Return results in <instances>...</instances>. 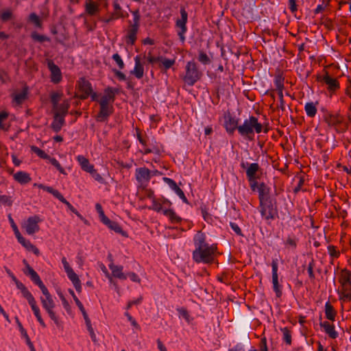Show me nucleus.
I'll return each instance as SVG.
<instances>
[{"instance_id":"864d4df0","label":"nucleus","mask_w":351,"mask_h":351,"mask_svg":"<svg viewBox=\"0 0 351 351\" xmlns=\"http://www.w3.org/2000/svg\"><path fill=\"white\" fill-rule=\"evenodd\" d=\"M328 252L331 257L338 258L340 255L339 251H338L335 246L328 245L327 247Z\"/></svg>"},{"instance_id":"72a5a7b5","label":"nucleus","mask_w":351,"mask_h":351,"mask_svg":"<svg viewBox=\"0 0 351 351\" xmlns=\"http://www.w3.org/2000/svg\"><path fill=\"white\" fill-rule=\"evenodd\" d=\"M162 213L166 217H169L171 223H178L182 221V218L177 215L175 211L172 209H164Z\"/></svg>"},{"instance_id":"de8ad7c7","label":"nucleus","mask_w":351,"mask_h":351,"mask_svg":"<svg viewBox=\"0 0 351 351\" xmlns=\"http://www.w3.org/2000/svg\"><path fill=\"white\" fill-rule=\"evenodd\" d=\"M198 60L204 65L209 64L210 63V58L203 51H199Z\"/></svg>"},{"instance_id":"338daca9","label":"nucleus","mask_w":351,"mask_h":351,"mask_svg":"<svg viewBox=\"0 0 351 351\" xmlns=\"http://www.w3.org/2000/svg\"><path fill=\"white\" fill-rule=\"evenodd\" d=\"M313 268H314V261H313V260H312V261L308 263V267H307V271H308V274L309 278H310L311 280L315 279V274H314V272H313Z\"/></svg>"},{"instance_id":"f8f14e48","label":"nucleus","mask_w":351,"mask_h":351,"mask_svg":"<svg viewBox=\"0 0 351 351\" xmlns=\"http://www.w3.org/2000/svg\"><path fill=\"white\" fill-rule=\"evenodd\" d=\"M240 166L242 169H246V177L248 181H251L253 178H259L257 173L259 171L261 168L258 163H248L247 162L242 161Z\"/></svg>"},{"instance_id":"473e14b6","label":"nucleus","mask_w":351,"mask_h":351,"mask_svg":"<svg viewBox=\"0 0 351 351\" xmlns=\"http://www.w3.org/2000/svg\"><path fill=\"white\" fill-rule=\"evenodd\" d=\"M324 312L326 319L331 321L335 320L337 312L329 301L326 302L325 304Z\"/></svg>"},{"instance_id":"c03bdc74","label":"nucleus","mask_w":351,"mask_h":351,"mask_svg":"<svg viewBox=\"0 0 351 351\" xmlns=\"http://www.w3.org/2000/svg\"><path fill=\"white\" fill-rule=\"evenodd\" d=\"M62 95V93L52 92L50 95V101L52 104L53 108H58L59 100Z\"/></svg>"},{"instance_id":"a878e982","label":"nucleus","mask_w":351,"mask_h":351,"mask_svg":"<svg viewBox=\"0 0 351 351\" xmlns=\"http://www.w3.org/2000/svg\"><path fill=\"white\" fill-rule=\"evenodd\" d=\"M109 268L112 271L113 277L119 278L120 280H126L127 275L123 272V267L121 265H116L114 263H110Z\"/></svg>"},{"instance_id":"9b49d317","label":"nucleus","mask_w":351,"mask_h":351,"mask_svg":"<svg viewBox=\"0 0 351 351\" xmlns=\"http://www.w3.org/2000/svg\"><path fill=\"white\" fill-rule=\"evenodd\" d=\"M42 219L38 215H33L27 218L23 228L29 235H32L39 231L38 223Z\"/></svg>"},{"instance_id":"0eeeda50","label":"nucleus","mask_w":351,"mask_h":351,"mask_svg":"<svg viewBox=\"0 0 351 351\" xmlns=\"http://www.w3.org/2000/svg\"><path fill=\"white\" fill-rule=\"evenodd\" d=\"M180 19H178L176 21V27L177 34L180 40L184 43L186 40L185 34L187 32L186 23L188 21V13L184 7H181L180 10Z\"/></svg>"},{"instance_id":"a211bd4d","label":"nucleus","mask_w":351,"mask_h":351,"mask_svg":"<svg viewBox=\"0 0 351 351\" xmlns=\"http://www.w3.org/2000/svg\"><path fill=\"white\" fill-rule=\"evenodd\" d=\"M79 90L82 93V94L80 96L81 99H87L90 93L93 92V88L91 84L86 80L84 77L80 78L77 82Z\"/></svg>"},{"instance_id":"ea45409f","label":"nucleus","mask_w":351,"mask_h":351,"mask_svg":"<svg viewBox=\"0 0 351 351\" xmlns=\"http://www.w3.org/2000/svg\"><path fill=\"white\" fill-rule=\"evenodd\" d=\"M14 19V14L11 10L7 9L0 13V20L2 22H7Z\"/></svg>"},{"instance_id":"f704fd0d","label":"nucleus","mask_w":351,"mask_h":351,"mask_svg":"<svg viewBox=\"0 0 351 351\" xmlns=\"http://www.w3.org/2000/svg\"><path fill=\"white\" fill-rule=\"evenodd\" d=\"M16 287L19 289L23 296L28 301L29 300L34 298L31 292L27 289V287L19 280L14 282Z\"/></svg>"},{"instance_id":"aec40b11","label":"nucleus","mask_w":351,"mask_h":351,"mask_svg":"<svg viewBox=\"0 0 351 351\" xmlns=\"http://www.w3.org/2000/svg\"><path fill=\"white\" fill-rule=\"evenodd\" d=\"M44 297L40 298V301L43 305V307L45 309H47L49 308L55 307V302L52 298L51 295L48 291L47 288L44 287V288L40 289Z\"/></svg>"},{"instance_id":"bb28decb","label":"nucleus","mask_w":351,"mask_h":351,"mask_svg":"<svg viewBox=\"0 0 351 351\" xmlns=\"http://www.w3.org/2000/svg\"><path fill=\"white\" fill-rule=\"evenodd\" d=\"M19 243L29 251L33 252L35 254H39V250L33 245L29 240L24 238L21 234L16 237Z\"/></svg>"},{"instance_id":"0e129e2a","label":"nucleus","mask_w":351,"mask_h":351,"mask_svg":"<svg viewBox=\"0 0 351 351\" xmlns=\"http://www.w3.org/2000/svg\"><path fill=\"white\" fill-rule=\"evenodd\" d=\"M95 208H96L97 212L99 214V219H100L101 221H103L104 219H105V218L107 217L106 216L104 212V210H103L102 206H101V204H99L98 203L96 204Z\"/></svg>"},{"instance_id":"6e6d98bb","label":"nucleus","mask_w":351,"mask_h":351,"mask_svg":"<svg viewBox=\"0 0 351 351\" xmlns=\"http://www.w3.org/2000/svg\"><path fill=\"white\" fill-rule=\"evenodd\" d=\"M54 308H49L47 309H45V311L47 312L49 317L57 324L58 326V317L56 315V313L53 311Z\"/></svg>"},{"instance_id":"f3484780","label":"nucleus","mask_w":351,"mask_h":351,"mask_svg":"<svg viewBox=\"0 0 351 351\" xmlns=\"http://www.w3.org/2000/svg\"><path fill=\"white\" fill-rule=\"evenodd\" d=\"M162 180L169 186L172 191L176 193V195L182 200L184 203L189 204L188 199L186 198L184 193L173 179L167 177H163Z\"/></svg>"},{"instance_id":"f257e3e1","label":"nucleus","mask_w":351,"mask_h":351,"mask_svg":"<svg viewBox=\"0 0 351 351\" xmlns=\"http://www.w3.org/2000/svg\"><path fill=\"white\" fill-rule=\"evenodd\" d=\"M195 249L192 252V258L196 263L212 264L215 258L217 244L206 242V236L199 230L193 237Z\"/></svg>"},{"instance_id":"6ab92c4d","label":"nucleus","mask_w":351,"mask_h":351,"mask_svg":"<svg viewBox=\"0 0 351 351\" xmlns=\"http://www.w3.org/2000/svg\"><path fill=\"white\" fill-rule=\"evenodd\" d=\"M113 8H114V12H111V14L108 18L104 19L103 20V21L104 23H110L111 21H112L114 20H116V19H118L120 18H125V16H128V14L126 15L123 14L122 8L117 1H114L113 2Z\"/></svg>"},{"instance_id":"774afa93","label":"nucleus","mask_w":351,"mask_h":351,"mask_svg":"<svg viewBox=\"0 0 351 351\" xmlns=\"http://www.w3.org/2000/svg\"><path fill=\"white\" fill-rule=\"evenodd\" d=\"M230 226L232 230L239 236H243L241 229L239 226V225L234 222H230Z\"/></svg>"},{"instance_id":"2f4dec72","label":"nucleus","mask_w":351,"mask_h":351,"mask_svg":"<svg viewBox=\"0 0 351 351\" xmlns=\"http://www.w3.org/2000/svg\"><path fill=\"white\" fill-rule=\"evenodd\" d=\"M115 98L110 93V91L108 90V87L104 89V95L101 97L99 101V104H106V105H112L114 102Z\"/></svg>"},{"instance_id":"412c9836","label":"nucleus","mask_w":351,"mask_h":351,"mask_svg":"<svg viewBox=\"0 0 351 351\" xmlns=\"http://www.w3.org/2000/svg\"><path fill=\"white\" fill-rule=\"evenodd\" d=\"M69 292L72 295V297H73V298L76 305L78 306V308L82 312V313L83 315V317H84V318L85 319V322H86V324L88 329H93L92 326H91V324H90V319L88 317V315H87V313H86V312L85 311V308H84L82 303L80 301V300L75 295L74 291L72 289H69Z\"/></svg>"},{"instance_id":"393cba45","label":"nucleus","mask_w":351,"mask_h":351,"mask_svg":"<svg viewBox=\"0 0 351 351\" xmlns=\"http://www.w3.org/2000/svg\"><path fill=\"white\" fill-rule=\"evenodd\" d=\"M258 193L259 202L262 203L263 201L271 198L270 196V188L265 182L259 183Z\"/></svg>"},{"instance_id":"b1692460","label":"nucleus","mask_w":351,"mask_h":351,"mask_svg":"<svg viewBox=\"0 0 351 351\" xmlns=\"http://www.w3.org/2000/svg\"><path fill=\"white\" fill-rule=\"evenodd\" d=\"M134 68L130 71V74L134 75L137 79H141L144 75V68L139 56L134 58Z\"/></svg>"},{"instance_id":"8fccbe9b","label":"nucleus","mask_w":351,"mask_h":351,"mask_svg":"<svg viewBox=\"0 0 351 351\" xmlns=\"http://www.w3.org/2000/svg\"><path fill=\"white\" fill-rule=\"evenodd\" d=\"M152 204L149 208V209H152L158 213L161 212V211L162 212V210L164 209H162V203L160 202V200L156 199L152 200Z\"/></svg>"},{"instance_id":"e433bc0d","label":"nucleus","mask_w":351,"mask_h":351,"mask_svg":"<svg viewBox=\"0 0 351 351\" xmlns=\"http://www.w3.org/2000/svg\"><path fill=\"white\" fill-rule=\"evenodd\" d=\"M159 67L165 71L169 69L176 62L175 59H168L160 56Z\"/></svg>"},{"instance_id":"39448f33","label":"nucleus","mask_w":351,"mask_h":351,"mask_svg":"<svg viewBox=\"0 0 351 351\" xmlns=\"http://www.w3.org/2000/svg\"><path fill=\"white\" fill-rule=\"evenodd\" d=\"M259 211L262 217L266 221L274 220L278 217L277 201L275 198L259 202Z\"/></svg>"},{"instance_id":"c9c22d12","label":"nucleus","mask_w":351,"mask_h":351,"mask_svg":"<svg viewBox=\"0 0 351 351\" xmlns=\"http://www.w3.org/2000/svg\"><path fill=\"white\" fill-rule=\"evenodd\" d=\"M69 108V101L67 99L64 100L61 104L58 105V108H56L57 110V112H56L55 114H59L60 116L65 117V116L68 113Z\"/></svg>"},{"instance_id":"13d9d810","label":"nucleus","mask_w":351,"mask_h":351,"mask_svg":"<svg viewBox=\"0 0 351 351\" xmlns=\"http://www.w3.org/2000/svg\"><path fill=\"white\" fill-rule=\"evenodd\" d=\"M58 295L62 300V305H63L64 308H65V310L68 313H70L71 312V306H70L69 303L68 302V301L64 298V295L61 292H60V293H58Z\"/></svg>"},{"instance_id":"c85d7f7f","label":"nucleus","mask_w":351,"mask_h":351,"mask_svg":"<svg viewBox=\"0 0 351 351\" xmlns=\"http://www.w3.org/2000/svg\"><path fill=\"white\" fill-rule=\"evenodd\" d=\"M77 160L80 163L81 168L84 171L90 173L93 170L94 166L92 165L90 163L89 160L86 158H85L84 156H82V155L77 156Z\"/></svg>"},{"instance_id":"1a4fd4ad","label":"nucleus","mask_w":351,"mask_h":351,"mask_svg":"<svg viewBox=\"0 0 351 351\" xmlns=\"http://www.w3.org/2000/svg\"><path fill=\"white\" fill-rule=\"evenodd\" d=\"M317 81L324 82L327 85L328 90L331 93H335L340 88L338 80L330 76L328 71H325L323 75H317Z\"/></svg>"},{"instance_id":"49530a36","label":"nucleus","mask_w":351,"mask_h":351,"mask_svg":"<svg viewBox=\"0 0 351 351\" xmlns=\"http://www.w3.org/2000/svg\"><path fill=\"white\" fill-rule=\"evenodd\" d=\"M31 150L41 158H49V156L48 154H47L43 150L40 149V148L35 145H32L31 147Z\"/></svg>"},{"instance_id":"423d86ee","label":"nucleus","mask_w":351,"mask_h":351,"mask_svg":"<svg viewBox=\"0 0 351 351\" xmlns=\"http://www.w3.org/2000/svg\"><path fill=\"white\" fill-rule=\"evenodd\" d=\"M202 76V73L198 69L197 64L189 61L185 66V75L183 81L189 86H193Z\"/></svg>"},{"instance_id":"3c124183","label":"nucleus","mask_w":351,"mask_h":351,"mask_svg":"<svg viewBox=\"0 0 351 351\" xmlns=\"http://www.w3.org/2000/svg\"><path fill=\"white\" fill-rule=\"evenodd\" d=\"M331 0H322V4H319L315 10H314V13L315 14H319L324 10L326 8L329 6L330 2Z\"/></svg>"},{"instance_id":"4468645a","label":"nucleus","mask_w":351,"mask_h":351,"mask_svg":"<svg viewBox=\"0 0 351 351\" xmlns=\"http://www.w3.org/2000/svg\"><path fill=\"white\" fill-rule=\"evenodd\" d=\"M47 67L50 71L51 82L53 84H58L62 80V72L58 65H56L53 60H49L47 61Z\"/></svg>"},{"instance_id":"f03ea898","label":"nucleus","mask_w":351,"mask_h":351,"mask_svg":"<svg viewBox=\"0 0 351 351\" xmlns=\"http://www.w3.org/2000/svg\"><path fill=\"white\" fill-rule=\"evenodd\" d=\"M262 132L267 133L268 130H263L262 123L258 122V118L254 116H250L248 119H245L238 128V133L250 141L253 140L255 133L260 134Z\"/></svg>"},{"instance_id":"4d7b16f0","label":"nucleus","mask_w":351,"mask_h":351,"mask_svg":"<svg viewBox=\"0 0 351 351\" xmlns=\"http://www.w3.org/2000/svg\"><path fill=\"white\" fill-rule=\"evenodd\" d=\"M297 243H298V240L294 239V238H292L291 237H289L286 241L285 242V245L286 246H290L291 247L293 250H295L297 247Z\"/></svg>"},{"instance_id":"e2e57ef3","label":"nucleus","mask_w":351,"mask_h":351,"mask_svg":"<svg viewBox=\"0 0 351 351\" xmlns=\"http://www.w3.org/2000/svg\"><path fill=\"white\" fill-rule=\"evenodd\" d=\"M112 71L119 81H125L127 80L125 75L121 71L113 69Z\"/></svg>"},{"instance_id":"a19ab883","label":"nucleus","mask_w":351,"mask_h":351,"mask_svg":"<svg viewBox=\"0 0 351 351\" xmlns=\"http://www.w3.org/2000/svg\"><path fill=\"white\" fill-rule=\"evenodd\" d=\"M30 36L33 40L40 43L50 41V38L48 36L45 35H40L36 32H32Z\"/></svg>"},{"instance_id":"ddd939ff","label":"nucleus","mask_w":351,"mask_h":351,"mask_svg":"<svg viewBox=\"0 0 351 351\" xmlns=\"http://www.w3.org/2000/svg\"><path fill=\"white\" fill-rule=\"evenodd\" d=\"M23 263L25 265V269L23 270L24 274L29 276L31 280L40 289L44 288L45 285L43 284L36 271L28 264L25 259L23 260Z\"/></svg>"},{"instance_id":"5fc2aeb1","label":"nucleus","mask_w":351,"mask_h":351,"mask_svg":"<svg viewBox=\"0 0 351 351\" xmlns=\"http://www.w3.org/2000/svg\"><path fill=\"white\" fill-rule=\"evenodd\" d=\"M112 58L116 62L119 68L120 69H123L125 67V64L121 58V56L118 53H114L112 55Z\"/></svg>"},{"instance_id":"603ef678","label":"nucleus","mask_w":351,"mask_h":351,"mask_svg":"<svg viewBox=\"0 0 351 351\" xmlns=\"http://www.w3.org/2000/svg\"><path fill=\"white\" fill-rule=\"evenodd\" d=\"M66 273L69 280L72 282L73 285L80 281L78 276L75 273L73 269H71L70 271Z\"/></svg>"},{"instance_id":"9d476101","label":"nucleus","mask_w":351,"mask_h":351,"mask_svg":"<svg viewBox=\"0 0 351 351\" xmlns=\"http://www.w3.org/2000/svg\"><path fill=\"white\" fill-rule=\"evenodd\" d=\"M271 269H272V284H273V289L276 293V297L280 298L282 296V286L278 282V259H273L271 262Z\"/></svg>"},{"instance_id":"69168bd1","label":"nucleus","mask_w":351,"mask_h":351,"mask_svg":"<svg viewBox=\"0 0 351 351\" xmlns=\"http://www.w3.org/2000/svg\"><path fill=\"white\" fill-rule=\"evenodd\" d=\"M342 122V118L339 115L331 116L329 124L337 125Z\"/></svg>"},{"instance_id":"dca6fc26","label":"nucleus","mask_w":351,"mask_h":351,"mask_svg":"<svg viewBox=\"0 0 351 351\" xmlns=\"http://www.w3.org/2000/svg\"><path fill=\"white\" fill-rule=\"evenodd\" d=\"M113 112L114 107L112 105L99 104V112L96 116V120L99 122H106Z\"/></svg>"},{"instance_id":"6e6552de","label":"nucleus","mask_w":351,"mask_h":351,"mask_svg":"<svg viewBox=\"0 0 351 351\" xmlns=\"http://www.w3.org/2000/svg\"><path fill=\"white\" fill-rule=\"evenodd\" d=\"M223 127L228 135H233L239 127V119L228 112L224 114Z\"/></svg>"},{"instance_id":"09e8293b","label":"nucleus","mask_w":351,"mask_h":351,"mask_svg":"<svg viewBox=\"0 0 351 351\" xmlns=\"http://www.w3.org/2000/svg\"><path fill=\"white\" fill-rule=\"evenodd\" d=\"M47 160H49L50 163L53 166H54L59 171V172L60 173L64 174V175L66 174L65 170L62 168V167L61 166L60 162L55 158H51L49 156V158H48Z\"/></svg>"},{"instance_id":"4c0bfd02","label":"nucleus","mask_w":351,"mask_h":351,"mask_svg":"<svg viewBox=\"0 0 351 351\" xmlns=\"http://www.w3.org/2000/svg\"><path fill=\"white\" fill-rule=\"evenodd\" d=\"M27 21L33 24L36 28L41 29L43 27L42 20L35 12H32L29 15Z\"/></svg>"},{"instance_id":"a18cd8bd","label":"nucleus","mask_w":351,"mask_h":351,"mask_svg":"<svg viewBox=\"0 0 351 351\" xmlns=\"http://www.w3.org/2000/svg\"><path fill=\"white\" fill-rule=\"evenodd\" d=\"M29 304L30 305L32 310L34 312V315L37 319H40V309L38 306L36 304V302L34 299V298L29 300L28 301Z\"/></svg>"},{"instance_id":"bf43d9fd","label":"nucleus","mask_w":351,"mask_h":351,"mask_svg":"<svg viewBox=\"0 0 351 351\" xmlns=\"http://www.w3.org/2000/svg\"><path fill=\"white\" fill-rule=\"evenodd\" d=\"M8 218H9V221H10L11 227L14 231L15 237H16L19 236L20 234H21L19 230V228H18L16 224L15 223L14 219L12 218L10 215H9Z\"/></svg>"},{"instance_id":"052dcab7","label":"nucleus","mask_w":351,"mask_h":351,"mask_svg":"<svg viewBox=\"0 0 351 351\" xmlns=\"http://www.w3.org/2000/svg\"><path fill=\"white\" fill-rule=\"evenodd\" d=\"M0 203L10 206L12 204V200L10 196L5 195H0Z\"/></svg>"},{"instance_id":"58836bf2","label":"nucleus","mask_w":351,"mask_h":351,"mask_svg":"<svg viewBox=\"0 0 351 351\" xmlns=\"http://www.w3.org/2000/svg\"><path fill=\"white\" fill-rule=\"evenodd\" d=\"M304 110L308 117H314L317 112L315 104L313 102H307L304 106Z\"/></svg>"},{"instance_id":"20e7f679","label":"nucleus","mask_w":351,"mask_h":351,"mask_svg":"<svg viewBox=\"0 0 351 351\" xmlns=\"http://www.w3.org/2000/svg\"><path fill=\"white\" fill-rule=\"evenodd\" d=\"M341 285V290L337 291L339 300L343 302L351 301V272L347 269L341 271L338 279Z\"/></svg>"},{"instance_id":"680f3d73","label":"nucleus","mask_w":351,"mask_h":351,"mask_svg":"<svg viewBox=\"0 0 351 351\" xmlns=\"http://www.w3.org/2000/svg\"><path fill=\"white\" fill-rule=\"evenodd\" d=\"M90 173L92 175L93 178L95 180H97V182H99L101 184L104 183V182H105L104 179L95 169H93V170L91 172H90Z\"/></svg>"},{"instance_id":"7ed1b4c3","label":"nucleus","mask_w":351,"mask_h":351,"mask_svg":"<svg viewBox=\"0 0 351 351\" xmlns=\"http://www.w3.org/2000/svg\"><path fill=\"white\" fill-rule=\"evenodd\" d=\"M133 21H128V27L124 36L125 42L128 45H134L137 40V34L140 28L141 14L139 10L132 11Z\"/></svg>"},{"instance_id":"7c9ffc66","label":"nucleus","mask_w":351,"mask_h":351,"mask_svg":"<svg viewBox=\"0 0 351 351\" xmlns=\"http://www.w3.org/2000/svg\"><path fill=\"white\" fill-rule=\"evenodd\" d=\"M14 178L16 181L21 184H27L31 181V178L29 173L25 171H18L14 175Z\"/></svg>"},{"instance_id":"79ce46f5","label":"nucleus","mask_w":351,"mask_h":351,"mask_svg":"<svg viewBox=\"0 0 351 351\" xmlns=\"http://www.w3.org/2000/svg\"><path fill=\"white\" fill-rule=\"evenodd\" d=\"M39 188L43 189L44 191L48 192L49 193H51L57 198L58 199H60V197H62V194L56 189H54L51 186H45L43 184L39 185Z\"/></svg>"},{"instance_id":"5701e85b","label":"nucleus","mask_w":351,"mask_h":351,"mask_svg":"<svg viewBox=\"0 0 351 351\" xmlns=\"http://www.w3.org/2000/svg\"><path fill=\"white\" fill-rule=\"evenodd\" d=\"M136 179L138 182H149L151 179V171L146 167H140L136 169Z\"/></svg>"},{"instance_id":"2eb2a0df","label":"nucleus","mask_w":351,"mask_h":351,"mask_svg":"<svg viewBox=\"0 0 351 351\" xmlns=\"http://www.w3.org/2000/svg\"><path fill=\"white\" fill-rule=\"evenodd\" d=\"M100 11L99 5L93 0H86L84 3V13L81 14L79 17L84 18L85 15L93 16L97 15Z\"/></svg>"},{"instance_id":"cd10ccee","label":"nucleus","mask_w":351,"mask_h":351,"mask_svg":"<svg viewBox=\"0 0 351 351\" xmlns=\"http://www.w3.org/2000/svg\"><path fill=\"white\" fill-rule=\"evenodd\" d=\"M64 124V117L60 116L59 114H54L53 121L51 124V129L55 132H59Z\"/></svg>"},{"instance_id":"c756f323","label":"nucleus","mask_w":351,"mask_h":351,"mask_svg":"<svg viewBox=\"0 0 351 351\" xmlns=\"http://www.w3.org/2000/svg\"><path fill=\"white\" fill-rule=\"evenodd\" d=\"M27 95L28 88L25 86L23 88L21 93H16L14 95L13 101L15 102L16 105H21L23 101L27 99Z\"/></svg>"},{"instance_id":"37998d69","label":"nucleus","mask_w":351,"mask_h":351,"mask_svg":"<svg viewBox=\"0 0 351 351\" xmlns=\"http://www.w3.org/2000/svg\"><path fill=\"white\" fill-rule=\"evenodd\" d=\"M284 81L285 77H283L282 73H278L275 75L274 82L276 88V90L284 89Z\"/></svg>"},{"instance_id":"4be33fe9","label":"nucleus","mask_w":351,"mask_h":351,"mask_svg":"<svg viewBox=\"0 0 351 351\" xmlns=\"http://www.w3.org/2000/svg\"><path fill=\"white\" fill-rule=\"evenodd\" d=\"M101 222L106 225L109 229L114 231L116 233L120 234L123 237H127V234L123 230L121 226L117 221L110 220L108 217Z\"/></svg>"}]
</instances>
